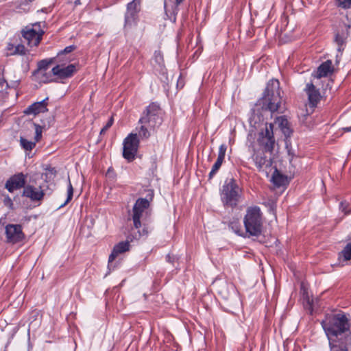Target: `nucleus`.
<instances>
[{
	"instance_id": "3",
	"label": "nucleus",
	"mask_w": 351,
	"mask_h": 351,
	"mask_svg": "<svg viewBox=\"0 0 351 351\" xmlns=\"http://www.w3.org/2000/svg\"><path fill=\"white\" fill-rule=\"evenodd\" d=\"M243 224L247 237H258L263 234L264 220L258 206H253L247 208L243 217Z\"/></svg>"
},
{
	"instance_id": "48",
	"label": "nucleus",
	"mask_w": 351,
	"mask_h": 351,
	"mask_svg": "<svg viewBox=\"0 0 351 351\" xmlns=\"http://www.w3.org/2000/svg\"><path fill=\"white\" fill-rule=\"evenodd\" d=\"M107 131H108V130L103 127L100 131V134L101 135L104 134Z\"/></svg>"
},
{
	"instance_id": "28",
	"label": "nucleus",
	"mask_w": 351,
	"mask_h": 351,
	"mask_svg": "<svg viewBox=\"0 0 351 351\" xmlns=\"http://www.w3.org/2000/svg\"><path fill=\"white\" fill-rule=\"evenodd\" d=\"M73 196V187L71 184L69 177L68 178V188H67V198L64 204H62L60 208H62L66 205L69 202L71 201Z\"/></svg>"
},
{
	"instance_id": "50",
	"label": "nucleus",
	"mask_w": 351,
	"mask_h": 351,
	"mask_svg": "<svg viewBox=\"0 0 351 351\" xmlns=\"http://www.w3.org/2000/svg\"><path fill=\"white\" fill-rule=\"evenodd\" d=\"M4 351H6V350H4Z\"/></svg>"
},
{
	"instance_id": "15",
	"label": "nucleus",
	"mask_w": 351,
	"mask_h": 351,
	"mask_svg": "<svg viewBox=\"0 0 351 351\" xmlns=\"http://www.w3.org/2000/svg\"><path fill=\"white\" fill-rule=\"evenodd\" d=\"M304 91L308 95V101L310 107L313 108L317 107L318 103L322 99L319 90L311 82L306 84Z\"/></svg>"
},
{
	"instance_id": "22",
	"label": "nucleus",
	"mask_w": 351,
	"mask_h": 351,
	"mask_svg": "<svg viewBox=\"0 0 351 351\" xmlns=\"http://www.w3.org/2000/svg\"><path fill=\"white\" fill-rule=\"evenodd\" d=\"M224 223H227L228 228H230L237 234L243 237H247L245 235V232H243L241 229V226L239 219L234 218L232 220H230L228 222H224Z\"/></svg>"
},
{
	"instance_id": "13",
	"label": "nucleus",
	"mask_w": 351,
	"mask_h": 351,
	"mask_svg": "<svg viewBox=\"0 0 351 351\" xmlns=\"http://www.w3.org/2000/svg\"><path fill=\"white\" fill-rule=\"evenodd\" d=\"M5 235L7 242L12 244L21 242L25 237L19 224H8L5 226Z\"/></svg>"
},
{
	"instance_id": "7",
	"label": "nucleus",
	"mask_w": 351,
	"mask_h": 351,
	"mask_svg": "<svg viewBox=\"0 0 351 351\" xmlns=\"http://www.w3.org/2000/svg\"><path fill=\"white\" fill-rule=\"evenodd\" d=\"M44 34L39 22L28 25L21 30L22 37L30 47L38 46Z\"/></svg>"
},
{
	"instance_id": "33",
	"label": "nucleus",
	"mask_w": 351,
	"mask_h": 351,
	"mask_svg": "<svg viewBox=\"0 0 351 351\" xmlns=\"http://www.w3.org/2000/svg\"><path fill=\"white\" fill-rule=\"evenodd\" d=\"M154 60L158 65L163 64V56L160 51H155L154 53Z\"/></svg>"
},
{
	"instance_id": "40",
	"label": "nucleus",
	"mask_w": 351,
	"mask_h": 351,
	"mask_svg": "<svg viewBox=\"0 0 351 351\" xmlns=\"http://www.w3.org/2000/svg\"><path fill=\"white\" fill-rule=\"evenodd\" d=\"M348 204L347 202H341L340 203V209H341V210L343 212H344L346 214H348L349 213V212H347L346 210L347 207H348Z\"/></svg>"
},
{
	"instance_id": "8",
	"label": "nucleus",
	"mask_w": 351,
	"mask_h": 351,
	"mask_svg": "<svg viewBox=\"0 0 351 351\" xmlns=\"http://www.w3.org/2000/svg\"><path fill=\"white\" fill-rule=\"evenodd\" d=\"M141 10V0H132L126 5V11L124 14V30L131 29L137 25Z\"/></svg>"
},
{
	"instance_id": "44",
	"label": "nucleus",
	"mask_w": 351,
	"mask_h": 351,
	"mask_svg": "<svg viewBox=\"0 0 351 351\" xmlns=\"http://www.w3.org/2000/svg\"><path fill=\"white\" fill-rule=\"evenodd\" d=\"M14 48V45L13 44L9 43L7 47L8 50H11Z\"/></svg>"
},
{
	"instance_id": "24",
	"label": "nucleus",
	"mask_w": 351,
	"mask_h": 351,
	"mask_svg": "<svg viewBox=\"0 0 351 351\" xmlns=\"http://www.w3.org/2000/svg\"><path fill=\"white\" fill-rule=\"evenodd\" d=\"M271 181L274 185L277 186H281L284 184L285 178L279 173L278 169L276 168L271 177Z\"/></svg>"
},
{
	"instance_id": "2",
	"label": "nucleus",
	"mask_w": 351,
	"mask_h": 351,
	"mask_svg": "<svg viewBox=\"0 0 351 351\" xmlns=\"http://www.w3.org/2000/svg\"><path fill=\"white\" fill-rule=\"evenodd\" d=\"M280 93V82L278 80H270L266 86L263 96L257 101L263 110H269L271 113L278 112L281 105Z\"/></svg>"
},
{
	"instance_id": "37",
	"label": "nucleus",
	"mask_w": 351,
	"mask_h": 351,
	"mask_svg": "<svg viewBox=\"0 0 351 351\" xmlns=\"http://www.w3.org/2000/svg\"><path fill=\"white\" fill-rule=\"evenodd\" d=\"M8 86L6 81L2 78L0 79V93L3 92Z\"/></svg>"
},
{
	"instance_id": "41",
	"label": "nucleus",
	"mask_w": 351,
	"mask_h": 351,
	"mask_svg": "<svg viewBox=\"0 0 351 351\" xmlns=\"http://www.w3.org/2000/svg\"><path fill=\"white\" fill-rule=\"evenodd\" d=\"M139 236H147L148 234V231L145 228H143L142 232L138 230Z\"/></svg>"
},
{
	"instance_id": "17",
	"label": "nucleus",
	"mask_w": 351,
	"mask_h": 351,
	"mask_svg": "<svg viewBox=\"0 0 351 351\" xmlns=\"http://www.w3.org/2000/svg\"><path fill=\"white\" fill-rule=\"evenodd\" d=\"M51 72L53 75L57 76L59 79L64 80L72 77L76 72V67L73 64L65 67H61L58 64L52 69Z\"/></svg>"
},
{
	"instance_id": "27",
	"label": "nucleus",
	"mask_w": 351,
	"mask_h": 351,
	"mask_svg": "<svg viewBox=\"0 0 351 351\" xmlns=\"http://www.w3.org/2000/svg\"><path fill=\"white\" fill-rule=\"evenodd\" d=\"M55 62V58H51L49 59H45L38 62V71H46L49 66Z\"/></svg>"
},
{
	"instance_id": "26",
	"label": "nucleus",
	"mask_w": 351,
	"mask_h": 351,
	"mask_svg": "<svg viewBox=\"0 0 351 351\" xmlns=\"http://www.w3.org/2000/svg\"><path fill=\"white\" fill-rule=\"evenodd\" d=\"M141 125L138 130V135L142 139H148L150 136V132L148 128L151 129L148 126V123H140Z\"/></svg>"
},
{
	"instance_id": "45",
	"label": "nucleus",
	"mask_w": 351,
	"mask_h": 351,
	"mask_svg": "<svg viewBox=\"0 0 351 351\" xmlns=\"http://www.w3.org/2000/svg\"><path fill=\"white\" fill-rule=\"evenodd\" d=\"M345 132H351V127H346L342 129Z\"/></svg>"
},
{
	"instance_id": "35",
	"label": "nucleus",
	"mask_w": 351,
	"mask_h": 351,
	"mask_svg": "<svg viewBox=\"0 0 351 351\" xmlns=\"http://www.w3.org/2000/svg\"><path fill=\"white\" fill-rule=\"evenodd\" d=\"M166 261L173 265L176 261H178V258L174 255H171L170 254H168L166 256Z\"/></svg>"
},
{
	"instance_id": "11",
	"label": "nucleus",
	"mask_w": 351,
	"mask_h": 351,
	"mask_svg": "<svg viewBox=\"0 0 351 351\" xmlns=\"http://www.w3.org/2000/svg\"><path fill=\"white\" fill-rule=\"evenodd\" d=\"M254 153L252 158L255 163L258 171H266L270 169L272 165V160L271 158H267L265 153L267 152L261 149H254Z\"/></svg>"
},
{
	"instance_id": "47",
	"label": "nucleus",
	"mask_w": 351,
	"mask_h": 351,
	"mask_svg": "<svg viewBox=\"0 0 351 351\" xmlns=\"http://www.w3.org/2000/svg\"><path fill=\"white\" fill-rule=\"evenodd\" d=\"M75 6H77L82 4L81 0H75L74 1Z\"/></svg>"
},
{
	"instance_id": "16",
	"label": "nucleus",
	"mask_w": 351,
	"mask_h": 351,
	"mask_svg": "<svg viewBox=\"0 0 351 351\" xmlns=\"http://www.w3.org/2000/svg\"><path fill=\"white\" fill-rule=\"evenodd\" d=\"M49 97H46L40 101L34 102L29 106L24 111L23 113L26 115L36 116L40 113L48 112Z\"/></svg>"
},
{
	"instance_id": "5",
	"label": "nucleus",
	"mask_w": 351,
	"mask_h": 351,
	"mask_svg": "<svg viewBox=\"0 0 351 351\" xmlns=\"http://www.w3.org/2000/svg\"><path fill=\"white\" fill-rule=\"evenodd\" d=\"M163 121L162 110L160 104L155 101L151 102L143 112L138 123H148L150 128L159 127Z\"/></svg>"
},
{
	"instance_id": "36",
	"label": "nucleus",
	"mask_w": 351,
	"mask_h": 351,
	"mask_svg": "<svg viewBox=\"0 0 351 351\" xmlns=\"http://www.w3.org/2000/svg\"><path fill=\"white\" fill-rule=\"evenodd\" d=\"M223 162V161L217 159L216 162H215V164L213 165V167H212V169L213 170V171H215L217 172L219 171V169H220Z\"/></svg>"
},
{
	"instance_id": "31",
	"label": "nucleus",
	"mask_w": 351,
	"mask_h": 351,
	"mask_svg": "<svg viewBox=\"0 0 351 351\" xmlns=\"http://www.w3.org/2000/svg\"><path fill=\"white\" fill-rule=\"evenodd\" d=\"M227 150V145L226 144H221L219 147V153L217 159L224 161L225 155Z\"/></svg>"
},
{
	"instance_id": "29",
	"label": "nucleus",
	"mask_w": 351,
	"mask_h": 351,
	"mask_svg": "<svg viewBox=\"0 0 351 351\" xmlns=\"http://www.w3.org/2000/svg\"><path fill=\"white\" fill-rule=\"evenodd\" d=\"M33 125L35 128L34 140H35V142L37 143V142L40 141V140L42 138L43 127L36 123H34Z\"/></svg>"
},
{
	"instance_id": "6",
	"label": "nucleus",
	"mask_w": 351,
	"mask_h": 351,
	"mask_svg": "<svg viewBox=\"0 0 351 351\" xmlns=\"http://www.w3.org/2000/svg\"><path fill=\"white\" fill-rule=\"evenodd\" d=\"M154 196V190L147 191L145 198H138L136 199L132 208V221L134 227L139 229L141 227V219L145 210L150 206V202L153 200Z\"/></svg>"
},
{
	"instance_id": "9",
	"label": "nucleus",
	"mask_w": 351,
	"mask_h": 351,
	"mask_svg": "<svg viewBox=\"0 0 351 351\" xmlns=\"http://www.w3.org/2000/svg\"><path fill=\"white\" fill-rule=\"evenodd\" d=\"M139 146V139L136 134H130L123 141V156L128 162L135 159Z\"/></svg>"
},
{
	"instance_id": "23",
	"label": "nucleus",
	"mask_w": 351,
	"mask_h": 351,
	"mask_svg": "<svg viewBox=\"0 0 351 351\" xmlns=\"http://www.w3.org/2000/svg\"><path fill=\"white\" fill-rule=\"evenodd\" d=\"M348 36V31L342 32L341 33L337 32L335 36V42L338 45L337 50L342 51L344 50V46L346 45V40Z\"/></svg>"
},
{
	"instance_id": "10",
	"label": "nucleus",
	"mask_w": 351,
	"mask_h": 351,
	"mask_svg": "<svg viewBox=\"0 0 351 351\" xmlns=\"http://www.w3.org/2000/svg\"><path fill=\"white\" fill-rule=\"evenodd\" d=\"M273 130V123L266 124L265 131H261L258 134V143L265 152H272L274 148L275 138Z\"/></svg>"
},
{
	"instance_id": "39",
	"label": "nucleus",
	"mask_w": 351,
	"mask_h": 351,
	"mask_svg": "<svg viewBox=\"0 0 351 351\" xmlns=\"http://www.w3.org/2000/svg\"><path fill=\"white\" fill-rule=\"evenodd\" d=\"M4 204H5V205L8 206L10 208H12L13 206V202L9 196H7L6 197H5Z\"/></svg>"
},
{
	"instance_id": "14",
	"label": "nucleus",
	"mask_w": 351,
	"mask_h": 351,
	"mask_svg": "<svg viewBox=\"0 0 351 351\" xmlns=\"http://www.w3.org/2000/svg\"><path fill=\"white\" fill-rule=\"evenodd\" d=\"M45 193L41 186L36 187L27 184L22 192V196L29 198L32 202H40L43 199Z\"/></svg>"
},
{
	"instance_id": "19",
	"label": "nucleus",
	"mask_w": 351,
	"mask_h": 351,
	"mask_svg": "<svg viewBox=\"0 0 351 351\" xmlns=\"http://www.w3.org/2000/svg\"><path fill=\"white\" fill-rule=\"evenodd\" d=\"M130 250V243L128 241H121L116 244L109 255L108 264L112 263L119 254L128 252Z\"/></svg>"
},
{
	"instance_id": "20",
	"label": "nucleus",
	"mask_w": 351,
	"mask_h": 351,
	"mask_svg": "<svg viewBox=\"0 0 351 351\" xmlns=\"http://www.w3.org/2000/svg\"><path fill=\"white\" fill-rule=\"evenodd\" d=\"M77 47L74 45L66 47L63 50L58 52L56 57H53L55 62L60 64H65L69 62L71 59L68 56V54L73 51Z\"/></svg>"
},
{
	"instance_id": "49",
	"label": "nucleus",
	"mask_w": 351,
	"mask_h": 351,
	"mask_svg": "<svg viewBox=\"0 0 351 351\" xmlns=\"http://www.w3.org/2000/svg\"><path fill=\"white\" fill-rule=\"evenodd\" d=\"M34 1V0H25V1H27V2H32V1Z\"/></svg>"
},
{
	"instance_id": "18",
	"label": "nucleus",
	"mask_w": 351,
	"mask_h": 351,
	"mask_svg": "<svg viewBox=\"0 0 351 351\" xmlns=\"http://www.w3.org/2000/svg\"><path fill=\"white\" fill-rule=\"evenodd\" d=\"M334 71V67L332 60H327L322 62L317 69V71L312 73V76L317 79L325 77L332 74Z\"/></svg>"
},
{
	"instance_id": "1",
	"label": "nucleus",
	"mask_w": 351,
	"mask_h": 351,
	"mask_svg": "<svg viewBox=\"0 0 351 351\" xmlns=\"http://www.w3.org/2000/svg\"><path fill=\"white\" fill-rule=\"evenodd\" d=\"M341 311L328 313L321 325L328 339L330 351H350L351 349V321Z\"/></svg>"
},
{
	"instance_id": "30",
	"label": "nucleus",
	"mask_w": 351,
	"mask_h": 351,
	"mask_svg": "<svg viewBox=\"0 0 351 351\" xmlns=\"http://www.w3.org/2000/svg\"><path fill=\"white\" fill-rule=\"evenodd\" d=\"M345 260L351 259V243H348L341 252Z\"/></svg>"
},
{
	"instance_id": "12",
	"label": "nucleus",
	"mask_w": 351,
	"mask_h": 351,
	"mask_svg": "<svg viewBox=\"0 0 351 351\" xmlns=\"http://www.w3.org/2000/svg\"><path fill=\"white\" fill-rule=\"evenodd\" d=\"M27 175L23 173H17L10 177L6 181L5 188L10 192L13 193L14 191L23 189L26 186Z\"/></svg>"
},
{
	"instance_id": "46",
	"label": "nucleus",
	"mask_w": 351,
	"mask_h": 351,
	"mask_svg": "<svg viewBox=\"0 0 351 351\" xmlns=\"http://www.w3.org/2000/svg\"><path fill=\"white\" fill-rule=\"evenodd\" d=\"M174 1H175V4L177 6L180 5L184 1V0H174Z\"/></svg>"
},
{
	"instance_id": "34",
	"label": "nucleus",
	"mask_w": 351,
	"mask_h": 351,
	"mask_svg": "<svg viewBox=\"0 0 351 351\" xmlns=\"http://www.w3.org/2000/svg\"><path fill=\"white\" fill-rule=\"evenodd\" d=\"M338 6L347 9L351 8V0H337Z\"/></svg>"
},
{
	"instance_id": "4",
	"label": "nucleus",
	"mask_w": 351,
	"mask_h": 351,
	"mask_svg": "<svg viewBox=\"0 0 351 351\" xmlns=\"http://www.w3.org/2000/svg\"><path fill=\"white\" fill-rule=\"evenodd\" d=\"M242 190L234 178H226L220 189V198L223 205L227 208L237 206L241 196Z\"/></svg>"
},
{
	"instance_id": "25",
	"label": "nucleus",
	"mask_w": 351,
	"mask_h": 351,
	"mask_svg": "<svg viewBox=\"0 0 351 351\" xmlns=\"http://www.w3.org/2000/svg\"><path fill=\"white\" fill-rule=\"evenodd\" d=\"M36 142L28 141L27 139L21 137L20 144L23 149L25 151H32L36 146Z\"/></svg>"
},
{
	"instance_id": "43",
	"label": "nucleus",
	"mask_w": 351,
	"mask_h": 351,
	"mask_svg": "<svg viewBox=\"0 0 351 351\" xmlns=\"http://www.w3.org/2000/svg\"><path fill=\"white\" fill-rule=\"evenodd\" d=\"M217 173V171H214L213 169H211V171H210L209 174H208V180H211L213 176Z\"/></svg>"
},
{
	"instance_id": "42",
	"label": "nucleus",
	"mask_w": 351,
	"mask_h": 351,
	"mask_svg": "<svg viewBox=\"0 0 351 351\" xmlns=\"http://www.w3.org/2000/svg\"><path fill=\"white\" fill-rule=\"evenodd\" d=\"M46 169L50 173L53 174V175H55L57 172L54 167H47Z\"/></svg>"
},
{
	"instance_id": "32",
	"label": "nucleus",
	"mask_w": 351,
	"mask_h": 351,
	"mask_svg": "<svg viewBox=\"0 0 351 351\" xmlns=\"http://www.w3.org/2000/svg\"><path fill=\"white\" fill-rule=\"evenodd\" d=\"M26 53V49L23 45H17L16 46H14V51L11 53L12 55H25Z\"/></svg>"
},
{
	"instance_id": "21",
	"label": "nucleus",
	"mask_w": 351,
	"mask_h": 351,
	"mask_svg": "<svg viewBox=\"0 0 351 351\" xmlns=\"http://www.w3.org/2000/svg\"><path fill=\"white\" fill-rule=\"evenodd\" d=\"M275 123L278 124L279 128L287 138L292 135L293 131L291 128V124L285 116L276 117Z\"/></svg>"
},
{
	"instance_id": "38",
	"label": "nucleus",
	"mask_w": 351,
	"mask_h": 351,
	"mask_svg": "<svg viewBox=\"0 0 351 351\" xmlns=\"http://www.w3.org/2000/svg\"><path fill=\"white\" fill-rule=\"evenodd\" d=\"M113 123H114V118H113V116H111V117L107 121V123L104 126V128L108 130V129L111 128V126L113 125Z\"/></svg>"
}]
</instances>
